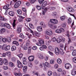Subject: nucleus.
<instances>
[{
  "label": "nucleus",
  "instance_id": "obj_1",
  "mask_svg": "<svg viewBox=\"0 0 76 76\" xmlns=\"http://www.w3.org/2000/svg\"><path fill=\"white\" fill-rule=\"evenodd\" d=\"M55 53L56 55H58L59 53L61 55L64 54V52L62 49L60 48L59 49L57 47H56L55 49Z\"/></svg>",
  "mask_w": 76,
  "mask_h": 76
},
{
  "label": "nucleus",
  "instance_id": "obj_2",
  "mask_svg": "<svg viewBox=\"0 0 76 76\" xmlns=\"http://www.w3.org/2000/svg\"><path fill=\"white\" fill-rule=\"evenodd\" d=\"M39 43H37L36 44L38 46H41L42 44H44V41L43 40L41 39H39L38 40Z\"/></svg>",
  "mask_w": 76,
  "mask_h": 76
},
{
  "label": "nucleus",
  "instance_id": "obj_3",
  "mask_svg": "<svg viewBox=\"0 0 76 76\" xmlns=\"http://www.w3.org/2000/svg\"><path fill=\"white\" fill-rule=\"evenodd\" d=\"M57 41L58 43H60L61 41H64L63 42H64V41H65V38L63 37H59V38L57 39Z\"/></svg>",
  "mask_w": 76,
  "mask_h": 76
},
{
  "label": "nucleus",
  "instance_id": "obj_4",
  "mask_svg": "<svg viewBox=\"0 0 76 76\" xmlns=\"http://www.w3.org/2000/svg\"><path fill=\"white\" fill-rule=\"evenodd\" d=\"M21 4V1H17L15 4L14 7L15 8H18V7H19V6H20V5Z\"/></svg>",
  "mask_w": 76,
  "mask_h": 76
},
{
  "label": "nucleus",
  "instance_id": "obj_5",
  "mask_svg": "<svg viewBox=\"0 0 76 76\" xmlns=\"http://www.w3.org/2000/svg\"><path fill=\"white\" fill-rule=\"evenodd\" d=\"M64 30L62 28H61L59 29H57L56 31V32L58 33H61V32H64Z\"/></svg>",
  "mask_w": 76,
  "mask_h": 76
},
{
  "label": "nucleus",
  "instance_id": "obj_6",
  "mask_svg": "<svg viewBox=\"0 0 76 76\" xmlns=\"http://www.w3.org/2000/svg\"><path fill=\"white\" fill-rule=\"evenodd\" d=\"M17 64L19 68H22L23 67L22 64L19 60L17 61Z\"/></svg>",
  "mask_w": 76,
  "mask_h": 76
},
{
  "label": "nucleus",
  "instance_id": "obj_7",
  "mask_svg": "<svg viewBox=\"0 0 76 76\" xmlns=\"http://www.w3.org/2000/svg\"><path fill=\"white\" fill-rule=\"evenodd\" d=\"M50 21L54 24H57L58 23V20L56 19H51L50 20Z\"/></svg>",
  "mask_w": 76,
  "mask_h": 76
},
{
  "label": "nucleus",
  "instance_id": "obj_8",
  "mask_svg": "<svg viewBox=\"0 0 76 76\" xmlns=\"http://www.w3.org/2000/svg\"><path fill=\"white\" fill-rule=\"evenodd\" d=\"M65 67L66 69H69L70 68H72V65L69 63H67L65 65Z\"/></svg>",
  "mask_w": 76,
  "mask_h": 76
},
{
  "label": "nucleus",
  "instance_id": "obj_9",
  "mask_svg": "<svg viewBox=\"0 0 76 76\" xmlns=\"http://www.w3.org/2000/svg\"><path fill=\"white\" fill-rule=\"evenodd\" d=\"M37 56L40 59H42L44 58V57L42 55L41 53H39L37 55Z\"/></svg>",
  "mask_w": 76,
  "mask_h": 76
},
{
  "label": "nucleus",
  "instance_id": "obj_10",
  "mask_svg": "<svg viewBox=\"0 0 76 76\" xmlns=\"http://www.w3.org/2000/svg\"><path fill=\"white\" fill-rule=\"evenodd\" d=\"M28 59L30 61H32L34 60V56H30L28 57Z\"/></svg>",
  "mask_w": 76,
  "mask_h": 76
},
{
  "label": "nucleus",
  "instance_id": "obj_11",
  "mask_svg": "<svg viewBox=\"0 0 76 76\" xmlns=\"http://www.w3.org/2000/svg\"><path fill=\"white\" fill-rule=\"evenodd\" d=\"M37 29L38 32H41L42 31V26H38L37 27Z\"/></svg>",
  "mask_w": 76,
  "mask_h": 76
},
{
  "label": "nucleus",
  "instance_id": "obj_12",
  "mask_svg": "<svg viewBox=\"0 0 76 76\" xmlns=\"http://www.w3.org/2000/svg\"><path fill=\"white\" fill-rule=\"evenodd\" d=\"M40 24L42 28H45V27H46V26L45 25V23H44L43 22H41L40 23Z\"/></svg>",
  "mask_w": 76,
  "mask_h": 76
},
{
  "label": "nucleus",
  "instance_id": "obj_13",
  "mask_svg": "<svg viewBox=\"0 0 76 76\" xmlns=\"http://www.w3.org/2000/svg\"><path fill=\"white\" fill-rule=\"evenodd\" d=\"M45 34L48 35H51L53 34L52 31L50 30V31H46L45 32Z\"/></svg>",
  "mask_w": 76,
  "mask_h": 76
},
{
  "label": "nucleus",
  "instance_id": "obj_14",
  "mask_svg": "<svg viewBox=\"0 0 76 76\" xmlns=\"http://www.w3.org/2000/svg\"><path fill=\"white\" fill-rule=\"evenodd\" d=\"M47 3V2L46 1L44 2L43 3L42 5V9H44V7H45V6H46Z\"/></svg>",
  "mask_w": 76,
  "mask_h": 76
},
{
  "label": "nucleus",
  "instance_id": "obj_15",
  "mask_svg": "<svg viewBox=\"0 0 76 76\" xmlns=\"http://www.w3.org/2000/svg\"><path fill=\"white\" fill-rule=\"evenodd\" d=\"M14 75L15 76H22V74L20 73H16V72H14Z\"/></svg>",
  "mask_w": 76,
  "mask_h": 76
},
{
  "label": "nucleus",
  "instance_id": "obj_16",
  "mask_svg": "<svg viewBox=\"0 0 76 76\" xmlns=\"http://www.w3.org/2000/svg\"><path fill=\"white\" fill-rule=\"evenodd\" d=\"M27 31H28V32H30L33 35H34V31H32V29H31L30 28H27Z\"/></svg>",
  "mask_w": 76,
  "mask_h": 76
},
{
  "label": "nucleus",
  "instance_id": "obj_17",
  "mask_svg": "<svg viewBox=\"0 0 76 76\" xmlns=\"http://www.w3.org/2000/svg\"><path fill=\"white\" fill-rule=\"evenodd\" d=\"M3 63L5 65H7L9 64L8 63V61H7V60L4 58L3 60Z\"/></svg>",
  "mask_w": 76,
  "mask_h": 76
},
{
  "label": "nucleus",
  "instance_id": "obj_18",
  "mask_svg": "<svg viewBox=\"0 0 76 76\" xmlns=\"http://www.w3.org/2000/svg\"><path fill=\"white\" fill-rule=\"evenodd\" d=\"M72 75L73 76H75L76 75V69H74L72 70Z\"/></svg>",
  "mask_w": 76,
  "mask_h": 76
},
{
  "label": "nucleus",
  "instance_id": "obj_19",
  "mask_svg": "<svg viewBox=\"0 0 76 76\" xmlns=\"http://www.w3.org/2000/svg\"><path fill=\"white\" fill-rule=\"evenodd\" d=\"M6 31V30L5 29V28H2L1 30L0 31V33L1 34H3V33H4Z\"/></svg>",
  "mask_w": 76,
  "mask_h": 76
},
{
  "label": "nucleus",
  "instance_id": "obj_20",
  "mask_svg": "<svg viewBox=\"0 0 76 76\" xmlns=\"http://www.w3.org/2000/svg\"><path fill=\"white\" fill-rule=\"evenodd\" d=\"M68 10L69 12H75V10L74 9L71 7L69 8Z\"/></svg>",
  "mask_w": 76,
  "mask_h": 76
},
{
  "label": "nucleus",
  "instance_id": "obj_21",
  "mask_svg": "<svg viewBox=\"0 0 76 76\" xmlns=\"http://www.w3.org/2000/svg\"><path fill=\"white\" fill-rule=\"evenodd\" d=\"M4 26H6L7 28H8V29H10V24L5 23H4Z\"/></svg>",
  "mask_w": 76,
  "mask_h": 76
},
{
  "label": "nucleus",
  "instance_id": "obj_22",
  "mask_svg": "<svg viewBox=\"0 0 76 76\" xmlns=\"http://www.w3.org/2000/svg\"><path fill=\"white\" fill-rule=\"evenodd\" d=\"M28 67L26 66H25L23 68V72L24 73H26V70H27Z\"/></svg>",
  "mask_w": 76,
  "mask_h": 76
},
{
  "label": "nucleus",
  "instance_id": "obj_23",
  "mask_svg": "<svg viewBox=\"0 0 76 76\" xmlns=\"http://www.w3.org/2000/svg\"><path fill=\"white\" fill-rule=\"evenodd\" d=\"M45 66H46L48 67H51V66L50 65V64H49L47 62H45Z\"/></svg>",
  "mask_w": 76,
  "mask_h": 76
},
{
  "label": "nucleus",
  "instance_id": "obj_24",
  "mask_svg": "<svg viewBox=\"0 0 76 76\" xmlns=\"http://www.w3.org/2000/svg\"><path fill=\"white\" fill-rule=\"evenodd\" d=\"M57 63L59 64L62 63V60L60 58H58L57 60Z\"/></svg>",
  "mask_w": 76,
  "mask_h": 76
},
{
  "label": "nucleus",
  "instance_id": "obj_25",
  "mask_svg": "<svg viewBox=\"0 0 76 76\" xmlns=\"http://www.w3.org/2000/svg\"><path fill=\"white\" fill-rule=\"evenodd\" d=\"M9 15L11 16H14V12L13 11H10L9 12Z\"/></svg>",
  "mask_w": 76,
  "mask_h": 76
},
{
  "label": "nucleus",
  "instance_id": "obj_26",
  "mask_svg": "<svg viewBox=\"0 0 76 76\" xmlns=\"http://www.w3.org/2000/svg\"><path fill=\"white\" fill-rule=\"evenodd\" d=\"M10 45H9L6 46V47L5 48V51H8V50H10Z\"/></svg>",
  "mask_w": 76,
  "mask_h": 76
},
{
  "label": "nucleus",
  "instance_id": "obj_27",
  "mask_svg": "<svg viewBox=\"0 0 76 76\" xmlns=\"http://www.w3.org/2000/svg\"><path fill=\"white\" fill-rule=\"evenodd\" d=\"M22 31V29L20 28H18L17 30V33H20L21 32V31Z\"/></svg>",
  "mask_w": 76,
  "mask_h": 76
},
{
  "label": "nucleus",
  "instance_id": "obj_28",
  "mask_svg": "<svg viewBox=\"0 0 76 76\" xmlns=\"http://www.w3.org/2000/svg\"><path fill=\"white\" fill-rule=\"evenodd\" d=\"M9 4H6L5 5H4L3 7V9H7L9 7Z\"/></svg>",
  "mask_w": 76,
  "mask_h": 76
},
{
  "label": "nucleus",
  "instance_id": "obj_29",
  "mask_svg": "<svg viewBox=\"0 0 76 76\" xmlns=\"http://www.w3.org/2000/svg\"><path fill=\"white\" fill-rule=\"evenodd\" d=\"M26 35H27L28 38H31V37H32V36L31 34H29V33L28 32H27L26 33Z\"/></svg>",
  "mask_w": 76,
  "mask_h": 76
},
{
  "label": "nucleus",
  "instance_id": "obj_30",
  "mask_svg": "<svg viewBox=\"0 0 76 76\" xmlns=\"http://www.w3.org/2000/svg\"><path fill=\"white\" fill-rule=\"evenodd\" d=\"M72 55L73 56H76V50H74L73 51Z\"/></svg>",
  "mask_w": 76,
  "mask_h": 76
},
{
  "label": "nucleus",
  "instance_id": "obj_31",
  "mask_svg": "<svg viewBox=\"0 0 76 76\" xmlns=\"http://www.w3.org/2000/svg\"><path fill=\"white\" fill-rule=\"evenodd\" d=\"M16 47L15 46H13L11 48L12 51H15V50H16Z\"/></svg>",
  "mask_w": 76,
  "mask_h": 76
},
{
  "label": "nucleus",
  "instance_id": "obj_32",
  "mask_svg": "<svg viewBox=\"0 0 76 76\" xmlns=\"http://www.w3.org/2000/svg\"><path fill=\"white\" fill-rule=\"evenodd\" d=\"M0 20H4L6 21V19H5L4 18L2 17L1 16H0Z\"/></svg>",
  "mask_w": 76,
  "mask_h": 76
},
{
  "label": "nucleus",
  "instance_id": "obj_33",
  "mask_svg": "<svg viewBox=\"0 0 76 76\" xmlns=\"http://www.w3.org/2000/svg\"><path fill=\"white\" fill-rule=\"evenodd\" d=\"M34 34H35V36H36V37H39V33L37 31H35L34 32Z\"/></svg>",
  "mask_w": 76,
  "mask_h": 76
},
{
  "label": "nucleus",
  "instance_id": "obj_34",
  "mask_svg": "<svg viewBox=\"0 0 76 76\" xmlns=\"http://www.w3.org/2000/svg\"><path fill=\"white\" fill-rule=\"evenodd\" d=\"M60 19L61 20H64L66 19V16H63L60 17Z\"/></svg>",
  "mask_w": 76,
  "mask_h": 76
},
{
  "label": "nucleus",
  "instance_id": "obj_35",
  "mask_svg": "<svg viewBox=\"0 0 76 76\" xmlns=\"http://www.w3.org/2000/svg\"><path fill=\"white\" fill-rule=\"evenodd\" d=\"M52 23L51 22H49L48 23V26L50 28H51L52 26H53V24H52Z\"/></svg>",
  "mask_w": 76,
  "mask_h": 76
},
{
  "label": "nucleus",
  "instance_id": "obj_36",
  "mask_svg": "<svg viewBox=\"0 0 76 76\" xmlns=\"http://www.w3.org/2000/svg\"><path fill=\"white\" fill-rule=\"evenodd\" d=\"M17 12L18 13L19 15H21L22 13V10H17Z\"/></svg>",
  "mask_w": 76,
  "mask_h": 76
},
{
  "label": "nucleus",
  "instance_id": "obj_37",
  "mask_svg": "<svg viewBox=\"0 0 76 76\" xmlns=\"http://www.w3.org/2000/svg\"><path fill=\"white\" fill-rule=\"evenodd\" d=\"M47 9L46 8L44 9V10L42 12V15H45V12H47Z\"/></svg>",
  "mask_w": 76,
  "mask_h": 76
},
{
  "label": "nucleus",
  "instance_id": "obj_38",
  "mask_svg": "<svg viewBox=\"0 0 76 76\" xmlns=\"http://www.w3.org/2000/svg\"><path fill=\"white\" fill-rule=\"evenodd\" d=\"M31 47H29L28 48V54L31 53Z\"/></svg>",
  "mask_w": 76,
  "mask_h": 76
},
{
  "label": "nucleus",
  "instance_id": "obj_39",
  "mask_svg": "<svg viewBox=\"0 0 76 76\" xmlns=\"http://www.w3.org/2000/svg\"><path fill=\"white\" fill-rule=\"evenodd\" d=\"M17 56H18L20 58H21L23 56V54L21 53L20 54L17 55Z\"/></svg>",
  "mask_w": 76,
  "mask_h": 76
},
{
  "label": "nucleus",
  "instance_id": "obj_40",
  "mask_svg": "<svg viewBox=\"0 0 76 76\" xmlns=\"http://www.w3.org/2000/svg\"><path fill=\"white\" fill-rule=\"evenodd\" d=\"M72 61L75 63H76V57H74L72 58Z\"/></svg>",
  "mask_w": 76,
  "mask_h": 76
},
{
  "label": "nucleus",
  "instance_id": "obj_41",
  "mask_svg": "<svg viewBox=\"0 0 76 76\" xmlns=\"http://www.w3.org/2000/svg\"><path fill=\"white\" fill-rule=\"evenodd\" d=\"M29 26L31 28V29H34V26H33V25H32L31 23H30L29 24Z\"/></svg>",
  "mask_w": 76,
  "mask_h": 76
},
{
  "label": "nucleus",
  "instance_id": "obj_42",
  "mask_svg": "<svg viewBox=\"0 0 76 76\" xmlns=\"http://www.w3.org/2000/svg\"><path fill=\"white\" fill-rule=\"evenodd\" d=\"M9 65L11 67H13V66H14V64L12 62H10Z\"/></svg>",
  "mask_w": 76,
  "mask_h": 76
},
{
  "label": "nucleus",
  "instance_id": "obj_43",
  "mask_svg": "<svg viewBox=\"0 0 76 76\" xmlns=\"http://www.w3.org/2000/svg\"><path fill=\"white\" fill-rule=\"evenodd\" d=\"M7 39L6 38H4L2 39V41L4 42H6Z\"/></svg>",
  "mask_w": 76,
  "mask_h": 76
},
{
  "label": "nucleus",
  "instance_id": "obj_44",
  "mask_svg": "<svg viewBox=\"0 0 76 76\" xmlns=\"http://www.w3.org/2000/svg\"><path fill=\"white\" fill-rule=\"evenodd\" d=\"M39 66L41 68H43L44 67V64L40 63Z\"/></svg>",
  "mask_w": 76,
  "mask_h": 76
},
{
  "label": "nucleus",
  "instance_id": "obj_45",
  "mask_svg": "<svg viewBox=\"0 0 76 76\" xmlns=\"http://www.w3.org/2000/svg\"><path fill=\"white\" fill-rule=\"evenodd\" d=\"M36 8L37 9V10H39L41 9V7L39 6H36Z\"/></svg>",
  "mask_w": 76,
  "mask_h": 76
},
{
  "label": "nucleus",
  "instance_id": "obj_46",
  "mask_svg": "<svg viewBox=\"0 0 76 76\" xmlns=\"http://www.w3.org/2000/svg\"><path fill=\"white\" fill-rule=\"evenodd\" d=\"M7 55L9 57H10L11 55V52H7Z\"/></svg>",
  "mask_w": 76,
  "mask_h": 76
},
{
  "label": "nucleus",
  "instance_id": "obj_47",
  "mask_svg": "<svg viewBox=\"0 0 76 76\" xmlns=\"http://www.w3.org/2000/svg\"><path fill=\"white\" fill-rule=\"evenodd\" d=\"M16 22V20H14L13 22L12 23V26L13 27H15L16 25V24H15V22Z\"/></svg>",
  "mask_w": 76,
  "mask_h": 76
},
{
  "label": "nucleus",
  "instance_id": "obj_48",
  "mask_svg": "<svg viewBox=\"0 0 76 76\" xmlns=\"http://www.w3.org/2000/svg\"><path fill=\"white\" fill-rule=\"evenodd\" d=\"M6 47V44H5L3 45L2 49V50H5V48Z\"/></svg>",
  "mask_w": 76,
  "mask_h": 76
},
{
  "label": "nucleus",
  "instance_id": "obj_49",
  "mask_svg": "<svg viewBox=\"0 0 76 76\" xmlns=\"http://www.w3.org/2000/svg\"><path fill=\"white\" fill-rule=\"evenodd\" d=\"M68 23H72V19L71 18H69L68 20Z\"/></svg>",
  "mask_w": 76,
  "mask_h": 76
},
{
  "label": "nucleus",
  "instance_id": "obj_50",
  "mask_svg": "<svg viewBox=\"0 0 76 76\" xmlns=\"http://www.w3.org/2000/svg\"><path fill=\"white\" fill-rule=\"evenodd\" d=\"M20 37H21V38H23V39H24V36L23 34H20Z\"/></svg>",
  "mask_w": 76,
  "mask_h": 76
},
{
  "label": "nucleus",
  "instance_id": "obj_51",
  "mask_svg": "<svg viewBox=\"0 0 76 76\" xmlns=\"http://www.w3.org/2000/svg\"><path fill=\"white\" fill-rule=\"evenodd\" d=\"M52 72H51V71H49L48 72V76H51V75H52Z\"/></svg>",
  "mask_w": 76,
  "mask_h": 76
},
{
  "label": "nucleus",
  "instance_id": "obj_52",
  "mask_svg": "<svg viewBox=\"0 0 76 76\" xmlns=\"http://www.w3.org/2000/svg\"><path fill=\"white\" fill-rule=\"evenodd\" d=\"M33 73L34 74V75H37V76H38V72H35V71H34L33 72Z\"/></svg>",
  "mask_w": 76,
  "mask_h": 76
},
{
  "label": "nucleus",
  "instance_id": "obj_53",
  "mask_svg": "<svg viewBox=\"0 0 76 76\" xmlns=\"http://www.w3.org/2000/svg\"><path fill=\"white\" fill-rule=\"evenodd\" d=\"M29 1L31 4H33L35 1V0H29Z\"/></svg>",
  "mask_w": 76,
  "mask_h": 76
},
{
  "label": "nucleus",
  "instance_id": "obj_54",
  "mask_svg": "<svg viewBox=\"0 0 76 76\" xmlns=\"http://www.w3.org/2000/svg\"><path fill=\"white\" fill-rule=\"evenodd\" d=\"M66 73V72L65 71H63L61 72V74L62 75H65Z\"/></svg>",
  "mask_w": 76,
  "mask_h": 76
},
{
  "label": "nucleus",
  "instance_id": "obj_55",
  "mask_svg": "<svg viewBox=\"0 0 76 76\" xmlns=\"http://www.w3.org/2000/svg\"><path fill=\"white\" fill-rule=\"evenodd\" d=\"M23 48L24 50H26L28 49V47L25 45H24L23 47Z\"/></svg>",
  "mask_w": 76,
  "mask_h": 76
},
{
  "label": "nucleus",
  "instance_id": "obj_56",
  "mask_svg": "<svg viewBox=\"0 0 76 76\" xmlns=\"http://www.w3.org/2000/svg\"><path fill=\"white\" fill-rule=\"evenodd\" d=\"M48 52L49 54H50V56H54V54H53V53L52 52L50 51H48Z\"/></svg>",
  "mask_w": 76,
  "mask_h": 76
},
{
  "label": "nucleus",
  "instance_id": "obj_57",
  "mask_svg": "<svg viewBox=\"0 0 76 76\" xmlns=\"http://www.w3.org/2000/svg\"><path fill=\"white\" fill-rule=\"evenodd\" d=\"M44 1V0H39L38 1L40 4H42L43 2Z\"/></svg>",
  "mask_w": 76,
  "mask_h": 76
},
{
  "label": "nucleus",
  "instance_id": "obj_58",
  "mask_svg": "<svg viewBox=\"0 0 76 76\" xmlns=\"http://www.w3.org/2000/svg\"><path fill=\"white\" fill-rule=\"evenodd\" d=\"M28 66L30 67H32V64L31 63L29 62L28 63Z\"/></svg>",
  "mask_w": 76,
  "mask_h": 76
},
{
  "label": "nucleus",
  "instance_id": "obj_59",
  "mask_svg": "<svg viewBox=\"0 0 76 76\" xmlns=\"http://www.w3.org/2000/svg\"><path fill=\"white\" fill-rule=\"evenodd\" d=\"M3 64V60L1 58H0V65Z\"/></svg>",
  "mask_w": 76,
  "mask_h": 76
},
{
  "label": "nucleus",
  "instance_id": "obj_60",
  "mask_svg": "<svg viewBox=\"0 0 76 76\" xmlns=\"http://www.w3.org/2000/svg\"><path fill=\"white\" fill-rule=\"evenodd\" d=\"M32 49L33 50H35L37 49V47L36 46H34L32 48Z\"/></svg>",
  "mask_w": 76,
  "mask_h": 76
},
{
  "label": "nucleus",
  "instance_id": "obj_61",
  "mask_svg": "<svg viewBox=\"0 0 76 76\" xmlns=\"http://www.w3.org/2000/svg\"><path fill=\"white\" fill-rule=\"evenodd\" d=\"M54 61L53 59H51L50 61V64H54Z\"/></svg>",
  "mask_w": 76,
  "mask_h": 76
},
{
  "label": "nucleus",
  "instance_id": "obj_62",
  "mask_svg": "<svg viewBox=\"0 0 76 76\" xmlns=\"http://www.w3.org/2000/svg\"><path fill=\"white\" fill-rule=\"evenodd\" d=\"M52 15L53 16H56L57 15V13H56V12H53L52 13Z\"/></svg>",
  "mask_w": 76,
  "mask_h": 76
},
{
  "label": "nucleus",
  "instance_id": "obj_63",
  "mask_svg": "<svg viewBox=\"0 0 76 76\" xmlns=\"http://www.w3.org/2000/svg\"><path fill=\"white\" fill-rule=\"evenodd\" d=\"M0 26H5L4 24L2 22H1L0 23Z\"/></svg>",
  "mask_w": 76,
  "mask_h": 76
},
{
  "label": "nucleus",
  "instance_id": "obj_64",
  "mask_svg": "<svg viewBox=\"0 0 76 76\" xmlns=\"http://www.w3.org/2000/svg\"><path fill=\"white\" fill-rule=\"evenodd\" d=\"M18 21L19 22H23V20L20 18H18Z\"/></svg>",
  "mask_w": 76,
  "mask_h": 76
}]
</instances>
